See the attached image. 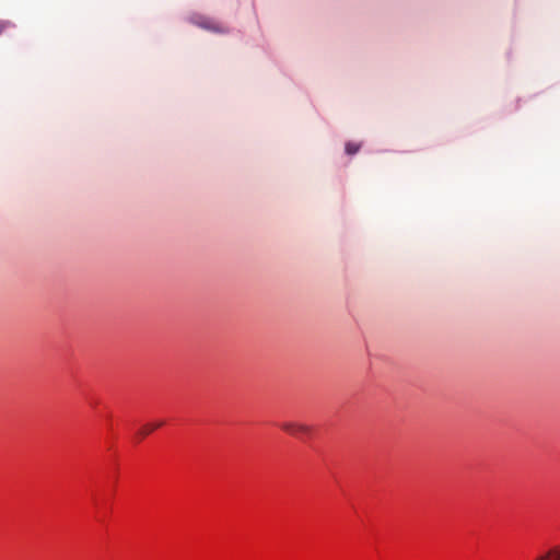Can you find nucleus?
<instances>
[{"label":"nucleus","mask_w":560,"mask_h":560,"mask_svg":"<svg viewBox=\"0 0 560 560\" xmlns=\"http://www.w3.org/2000/svg\"><path fill=\"white\" fill-rule=\"evenodd\" d=\"M192 21L196 25H198L199 27H202L205 30L217 32V33L225 32V30L222 25H220L219 23H217L215 21H213L210 18L198 15V16H195Z\"/></svg>","instance_id":"nucleus-1"},{"label":"nucleus","mask_w":560,"mask_h":560,"mask_svg":"<svg viewBox=\"0 0 560 560\" xmlns=\"http://www.w3.org/2000/svg\"><path fill=\"white\" fill-rule=\"evenodd\" d=\"M281 429L292 435H308L312 432L310 425L296 422H284L281 424Z\"/></svg>","instance_id":"nucleus-2"},{"label":"nucleus","mask_w":560,"mask_h":560,"mask_svg":"<svg viewBox=\"0 0 560 560\" xmlns=\"http://www.w3.org/2000/svg\"><path fill=\"white\" fill-rule=\"evenodd\" d=\"M164 424L163 421H156L154 423H148L145 425H143L140 430H139V435L140 438H143L145 435H148L149 433H151L152 431H154L155 429L162 427Z\"/></svg>","instance_id":"nucleus-3"},{"label":"nucleus","mask_w":560,"mask_h":560,"mask_svg":"<svg viewBox=\"0 0 560 560\" xmlns=\"http://www.w3.org/2000/svg\"><path fill=\"white\" fill-rule=\"evenodd\" d=\"M360 150V144L348 142L346 144V152L350 155L355 154Z\"/></svg>","instance_id":"nucleus-4"},{"label":"nucleus","mask_w":560,"mask_h":560,"mask_svg":"<svg viewBox=\"0 0 560 560\" xmlns=\"http://www.w3.org/2000/svg\"><path fill=\"white\" fill-rule=\"evenodd\" d=\"M550 553L553 558V560H560V547H555L550 549Z\"/></svg>","instance_id":"nucleus-5"},{"label":"nucleus","mask_w":560,"mask_h":560,"mask_svg":"<svg viewBox=\"0 0 560 560\" xmlns=\"http://www.w3.org/2000/svg\"><path fill=\"white\" fill-rule=\"evenodd\" d=\"M12 24L11 22L9 21H0V35L2 34V32L8 28V27H11Z\"/></svg>","instance_id":"nucleus-6"},{"label":"nucleus","mask_w":560,"mask_h":560,"mask_svg":"<svg viewBox=\"0 0 560 560\" xmlns=\"http://www.w3.org/2000/svg\"><path fill=\"white\" fill-rule=\"evenodd\" d=\"M536 560H553V558H552V556L550 553V550H549L547 553L538 557Z\"/></svg>","instance_id":"nucleus-7"}]
</instances>
